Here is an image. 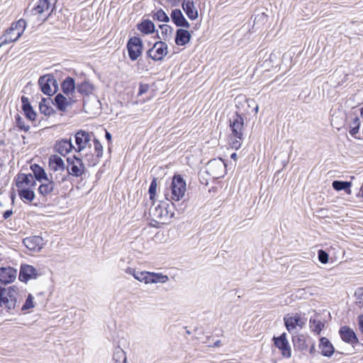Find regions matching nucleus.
<instances>
[{
    "mask_svg": "<svg viewBox=\"0 0 363 363\" xmlns=\"http://www.w3.org/2000/svg\"><path fill=\"white\" fill-rule=\"evenodd\" d=\"M186 191L185 180L181 175L177 174L173 177L169 187L165 191L164 196L168 201H179L184 198Z\"/></svg>",
    "mask_w": 363,
    "mask_h": 363,
    "instance_id": "1",
    "label": "nucleus"
},
{
    "mask_svg": "<svg viewBox=\"0 0 363 363\" xmlns=\"http://www.w3.org/2000/svg\"><path fill=\"white\" fill-rule=\"evenodd\" d=\"M57 0H40L32 9H27L25 15H38L40 18L45 20L52 11Z\"/></svg>",
    "mask_w": 363,
    "mask_h": 363,
    "instance_id": "2",
    "label": "nucleus"
},
{
    "mask_svg": "<svg viewBox=\"0 0 363 363\" xmlns=\"http://www.w3.org/2000/svg\"><path fill=\"white\" fill-rule=\"evenodd\" d=\"M17 294L18 288L16 286L0 287V307H5L8 311L14 309L17 302Z\"/></svg>",
    "mask_w": 363,
    "mask_h": 363,
    "instance_id": "3",
    "label": "nucleus"
},
{
    "mask_svg": "<svg viewBox=\"0 0 363 363\" xmlns=\"http://www.w3.org/2000/svg\"><path fill=\"white\" fill-rule=\"evenodd\" d=\"M26 27V23L23 19H20L12 23L4 35L0 46L16 41L23 33Z\"/></svg>",
    "mask_w": 363,
    "mask_h": 363,
    "instance_id": "4",
    "label": "nucleus"
},
{
    "mask_svg": "<svg viewBox=\"0 0 363 363\" xmlns=\"http://www.w3.org/2000/svg\"><path fill=\"white\" fill-rule=\"evenodd\" d=\"M67 162L66 170L69 177H79L84 173L85 166L81 157L75 155L69 157L67 158Z\"/></svg>",
    "mask_w": 363,
    "mask_h": 363,
    "instance_id": "5",
    "label": "nucleus"
},
{
    "mask_svg": "<svg viewBox=\"0 0 363 363\" xmlns=\"http://www.w3.org/2000/svg\"><path fill=\"white\" fill-rule=\"evenodd\" d=\"M45 274L43 269L35 268L30 264H21L19 279L21 281L27 282L30 279H35Z\"/></svg>",
    "mask_w": 363,
    "mask_h": 363,
    "instance_id": "6",
    "label": "nucleus"
},
{
    "mask_svg": "<svg viewBox=\"0 0 363 363\" xmlns=\"http://www.w3.org/2000/svg\"><path fill=\"white\" fill-rule=\"evenodd\" d=\"M38 84L42 92L46 95L51 96L56 91L57 82L52 75L48 74L40 77Z\"/></svg>",
    "mask_w": 363,
    "mask_h": 363,
    "instance_id": "7",
    "label": "nucleus"
},
{
    "mask_svg": "<svg viewBox=\"0 0 363 363\" xmlns=\"http://www.w3.org/2000/svg\"><path fill=\"white\" fill-rule=\"evenodd\" d=\"M93 136L92 133H89L84 130H79L74 135L75 144L77 147H74V150L80 152L85 150L86 147H91V140Z\"/></svg>",
    "mask_w": 363,
    "mask_h": 363,
    "instance_id": "8",
    "label": "nucleus"
},
{
    "mask_svg": "<svg viewBox=\"0 0 363 363\" xmlns=\"http://www.w3.org/2000/svg\"><path fill=\"white\" fill-rule=\"evenodd\" d=\"M225 172V164L222 159H213L208 162L207 172L213 178H219L222 177Z\"/></svg>",
    "mask_w": 363,
    "mask_h": 363,
    "instance_id": "9",
    "label": "nucleus"
},
{
    "mask_svg": "<svg viewBox=\"0 0 363 363\" xmlns=\"http://www.w3.org/2000/svg\"><path fill=\"white\" fill-rule=\"evenodd\" d=\"M167 49L168 47L166 43L158 41L147 51V55L155 61L162 60L167 55Z\"/></svg>",
    "mask_w": 363,
    "mask_h": 363,
    "instance_id": "10",
    "label": "nucleus"
},
{
    "mask_svg": "<svg viewBox=\"0 0 363 363\" xmlns=\"http://www.w3.org/2000/svg\"><path fill=\"white\" fill-rule=\"evenodd\" d=\"M142 41L138 37H132L127 43L128 55L131 60H136L142 53Z\"/></svg>",
    "mask_w": 363,
    "mask_h": 363,
    "instance_id": "11",
    "label": "nucleus"
},
{
    "mask_svg": "<svg viewBox=\"0 0 363 363\" xmlns=\"http://www.w3.org/2000/svg\"><path fill=\"white\" fill-rule=\"evenodd\" d=\"M243 118L240 114L236 113L233 116L230 123V127L234 138H238L240 140L243 139Z\"/></svg>",
    "mask_w": 363,
    "mask_h": 363,
    "instance_id": "12",
    "label": "nucleus"
},
{
    "mask_svg": "<svg viewBox=\"0 0 363 363\" xmlns=\"http://www.w3.org/2000/svg\"><path fill=\"white\" fill-rule=\"evenodd\" d=\"M275 346L281 351L283 357L289 358L291 356V350L286 339V334L282 333L279 337L273 338Z\"/></svg>",
    "mask_w": 363,
    "mask_h": 363,
    "instance_id": "13",
    "label": "nucleus"
},
{
    "mask_svg": "<svg viewBox=\"0 0 363 363\" xmlns=\"http://www.w3.org/2000/svg\"><path fill=\"white\" fill-rule=\"evenodd\" d=\"M25 247L32 252H39L43 247V240L40 236H30L23 240Z\"/></svg>",
    "mask_w": 363,
    "mask_h": 363,
    "instance_id": "14",
    "label": "nucleus"
},
{
    "mask_svg": "<svg viewBox=\"0 0 363 363\" xmlns=\"http://www.w3.org/2000/svg\"><path fill=\"white\" fill-rule=\"evenodd\" d=\"M284 325L289 333H293L297 326L302 328L305 324V322L298 314H296L295 315H286L284 318Z\"/></svg>",
    "mask_w": 363,
    "mask_h": 363,
    "instance_id": "15",
    "label": "nucleus"
},
{
    "mask_svg": "<svg viewBox=\"0 0 363 363\" xmlns=\"http://www.w3.org/2000/svg\"><path fill=\"white\" fill-rule=\"evenodd\" d=\"M17 277V270L11 267L0 268V282L10 284L15 281Z\"/></svg>",
    "mask_w": 363,
    "mask_h": 363,
    "instance_id": "16",
    "label": "nucleus"
},
{
    "mask_svg": "<svg viewBox=\"0 0 363 363\" xmlns=\"http://www.w3.org/2000/svg\"><path fill=\"white\" fill-rule=\"evenodd\" d=\"M35 184L34 177L31 174H19L16 179L17 188H30Z\"/></svg>",
    "mask_w": 363,
    "mask_h": 363,
    "instance_id": "17",
    "label": "nucleus"
},
{
    "mask_svg": "<svg viewBox=\"0 0 363 363\" xmlns=\"http://www.w3.org/2000/svg\"><path fill=\"white\" fill-rule=\"evenodd\" d=\"M55 150L62 156L67 155L72 150H74L71 139H62L56 142Z\"/></svg>",
    "mask_w": 363,
    "mask_h": 363,
    "instance_id": "18",
    "label": "nucleus"
},
{
    "mask_svg": "<svg viewBox=\"0 0 363 363\" xmlns=\"http://www.w3.org/2000/svg\"><path fill=\"white\" fill-rule=\"evenodd\" d=\"M55 105L57 108L61 111H65L67 108L71 106L73 103H74L77 100L74 99L72 96H68V99L63 96L62 94H58L55 96Z\"/></svg>",
    "mask_w": 363,
    "mask_h": 363,
    "instance_id": "19",
    "label": "nucleus"
},
{
    "mask_svg": "<svg viewBox=\"0 0 363 363\" xmlns=\"http://www.w3.org/2000/svg\"><path fill=\"white\" fill-rule=\"evenodd\" d=\"M48 178L56 186L59 187L63 182L67 181L69 174H67L66 169L63 170V172H51Z\"/></svg>",
    "mask_w": 363,
    "mask_h": 363,
    "instance_id": "20",
    "label": "nucleus"
},
{
    "mask_svg": "<svg viewBox=\"0 0 363 363\" xmlns=\"http://www.w3.org/2000/svg\"><path fill=\"white\" fill-rule=\"evenodd\" d=\"M57 191L58 187L56 186L54 183L49 179V178L48 179V181L43 180L40 182V185L38 187L39 194L44 197Z\"/></svg>",
    "mask_w": 363,
    "mask_h": 363,
    "instance_id": "21",
    "label": "nucleus"
},
{
    "mask_svg": "<svg viewBox=\"0 0 363 363\" xmlns=\"http://www.w3.org/2000/svg\"><path fill=\"white\" fill-rule=\"evenodd\" d=\"M171 18L173 23L178 27L189 28L190 25L184 18L180 9H174L171 13Z\"/></svg>",
    "mask_w": 363,
    "mask_h": 363,
    "instance_id": "22",
    "label": "nucleus"
},
{
    "mask_svg": "<svg viewBox=\"0 0 363 363\" xmlns=\"http://www.w3.org/2000/svg\"><path fill=\"white\" fill-rule=\"evenodd\" d=\"M49 167L51 172H57L66 169L63 160L57 155H52L49 158Z\"/></svg>",
    "mask_w": 363,
    "mask_h": 363,
    "instance_id": "23",
    "label": "nucleus"
},
{
    "mask_svg": "<svg viewBox=\"0 0 363 363\" xmlns=\"http://www.w3.org/2000/svg\"><path fill=\"white\" fill-rule=\"evenodd\" d=\"M182 9L191 20H195L198 18V11L195 8L194 0H184Z\"/></svg>",
    "mask_w": 363,
    "mask_h": 363,
    "instance_id": "24",
    "label": "nucleus"
},
{
    "mask_svg": "<svg viewBox=\"0 0 363 363\" xmlns=\"http://www.w3.org/2000/svg\"><path fill=\"white\" fill-rule=\"evenodd\" d=\"M62 92L67 96L74 98V94L77 86H75L74 79L70 77L65 78L61 84Z\"/></svg>",
    "mask_w": 363,
    "mask_h": 363,
    "instance_id": "25",
    "label": "nucleus"
},
{
    "mask_svg": "<svg viewBox=\"0 0 363 363\" xmlns=\"http://www.w3.org/2000/svg\"><path fill=\"white\" fill-rule=\"evenodd\" d=\"M169 277L163 274L162 273L150 272L147 273V279H145V284H164L169 281Z\"/></svg>",
    "mask_w": 363,
    "mask_h": 363,
    "instance_id": "26",
    "label": "nucleus"
},
{
    "mask_svg": "<svg viewBox=\"0 0 363 363\" xmlns=\"http://www.w3.org/2000/svg\"><path fill=\"white\" fill-rule=\"evenodd\" d=\"M319 350L323 356L330 357L334 353V347L331 342L326 337H321L320 339Z\"/></svg>",
    "mask_w": 363,
    "mask_h": 363,
    "instance_id": "27",
    "label": "nucleus"
},
{
    "mask_svg": "<svg viewBox=\"0 0 363 363\" xmlns=\"http://www.w3.org/2000/svg\"><path fill=\"white\" fill-rule=\"evenodd\" d=\"M340 334L342 340L346 342L354 344L358 342L354 332L348 327H342L340 330Z\"/></svg>",
    "mask_w": 363,
    "mask_h": 363,
    "instance_id": "28",
    "label": "nucleus"
},
{
    "mask_svg": "<svg viewBox=\"0 0 363 363\" xmlns=\"http://www.w3.org/2000/svg\"><path fill=\"white\" fill-rule=\"evenodd\" d=\"M22 110L25 116L30 121L35 120L36 113L33 109L28 99L24 96H21Z\"/></svg>",
    "mask_w": 363,
    "mask_h": 363,
    "instance_id": "29",
    "label": "nucleus"
},
{
    "mask_svg": "<svg viewBox=\"0 0 363 363\" xmlns=\"http://www.w3.org/2000/svg\"><path fill=\"white\" fill-rule=\"evenodd\" d=\"M191 34L187 30L179 28L177 30L175 43L177 45H185L190 41Z\"/></svg>",
    "mask_w": 363,
    "mask_h": 363,
    "instance_id": "30",
    "label": "nucleus"
},
{
    "mask_svg": "<svg viewBox=\"0 0 363 363\" xmlns=\"http://www.w3.org/2000/svg\"><path fill=\"white\" fill-rule=\"evenodd\" d=\"M150 213L155 219L158 220H164L168 216V212L163 204H158L150 208Z\"/></svg>",
    "mask_w": 363,
    "mask_h": 363,
    "instance_id": "31",
    "label": "nucleus"
},
{
    "mask_svg": "<svg viewBox=\"0 0 363 363\" xmlns=\"http://www.w3.org/2000/svg\"><path fill=\"white\" fill-rule=\"evenodd\" d=\"M123 270L127 274L133 276L136 280L145 284V279H147L148 272L137 271L135 268L130 267H128Z\"/></svg>",
    "mask_w": 363,
    "mask_h": 363,
    "instance_id": "32",
    "label": "nucleus"
},
{
    "mask_svg": "<svg viewBox=\"0 0 363 363\" xmlns=\"http://www.w3.org/2000/svg\"><path fill=\"white\" fill-rule=\"evenodd\" d=\"M17 190L20 199L24 203H29L33 201L35 193L30 188H17Z\"/></svg>",
    "mask_w": 363,
    "mask_h": 363,
    "instance_id": "33",
    "label": "nucleus"
},
{
    "mask_svg": "<svg viewBox=\"0 0 363 363\" xmlns=\"http://www.w3.org/2000/svg\"><path fill=\"white\" fill-rule=\"evenodd\" d=\"M31 170L34 174V178L40 182H42L43 180H47L48 179L49 175L47 174L45 169L39 166L38 164H33L30 167Z\"/></svg>",
    "mask_w": 363,
    "mask_h": 363,
    "instance_id": "34",
    "label": "nucleus"
},
{
    "mask_svg": "<svg viewBox=\"0 0 363 363\" xmlns=\"http://www.w3.org/2000/svg\"><path fill=\"white\" fill-rule=\"evenodd\" d=\"M94 89V85L88 81H84L77 86V92L83 96H89L92 94Z\"/></svg>",
    "mask_w": 363,
    "mask_h": 363,
    "instance_id": "35",
    "label": "nucleus"
},
{
    "mask_svg": "<svg viewBox=\"0 0 363 363\" xmlns=\"http://www.w3.org/2000/svg\"><path fill=\"white\" fill-rule=\"evenodd\" d=\"M138 29L145 34H149L155 31V25L151 21L145 20L138 24Z\"/></svg>",
    "mask_w": 363,
    "mask_h": 363,
    "instance_id": "36",
    "label": "nucleus"
},
{
    "mask_svg": "<svg viewBox=\"0 0 363 363\" xmlns=\"http://www.w3.org/2000/svg\"><path fill=\"white\" fill-rule=\"evenodd\" d=\"M113 360V363H127L125 353L120 347L114 349Z\"/></svg>",
    "mask_w": 363,
    "mask_h": 363,
    "instance_id": "37",
    "label": "nucleus"
},
{
    "mask_svg": "<svg viewBox=\"0 0 363 363\" xmlns=\"http://www.w3.org/2000/svg\"><path fill=\"white\" fill-rule=\"evenodd\" d=\"M152 18L154 20H157L161 22H168L169 21V16L161 9H156L152 11Z\"/></svg>",
    "mask_w": 363,
    "mask_h": 363,
    "instance_id": "38",
    "label": "nucleus"
},
{
    "mask_svg": "<svg viewBox=\"0 0 363 363\" xmlns=\"http://www.w3.org/2000/svg\"><path fill=\"white\" fill-rule=\"evenodd\" d=\"M310 328L311 330L317 334H320L323 328L324 327V323H322L320 320H317L315 318H311L309 320Z\"/></svg>",
    "mask_w": 363,
    "mask_h": 363,
    "instance_id": "39",
    "label": "nucleus"
},
{
    "mask_svg": "<svg viewBox=\"0 0 363 363\" xmlns=\"http://www.w3.org/2000/svg\"><path fill=\"white\" fill-rule=\"evenodd\" d=\"M332 186L336 191L345 190L347 191V190L350 191L351 182L336 180L333 182Z\"/></svg>",
    "mask_w": 363,
    "mask_h": 363,
    "instance_id": "40",
    "label": "nucleus"
},
{
    "mask_svg": "<svg viewBox=\"0 0 363 363\" xmlns=\"http://www.w3.org/2000/svg\"><path fill=\"white\" fill-rule=\"evenodd\" d=\"M160 28L161 30V35L159 37L160 39H162L164 40H168L170 36L172 31V28L167 24H163L160 26Z\"/></svg>",
    "mask_w": 363,
    "mask_h": 363,
    "instance_id": "41",
    "label": "nucleus"
},
{
    "mask_svg": "<svg viewBox=\"0 0 363 363\" xmlns=\"http://www.w3.org/2000/svg\"><path fill=\"white\" fill-rule=\"evenodd\" d=\"M84 157V160L87 162L88 165L90 167L96 165L101 159L96 154H93L91 152L86 153Z\"/></svg>",
    "mask_w": 363,
    "mask_h": 363,
    "instance_id": "42",
    "label": "nucleus"
},
{
    "mask_svg": "<svg viewBox=\"0 0 363 363\" xmlns=\"http://www.w3.org/2000/svg\"><path fill=\"white\" fill-rule=\"evenodd\" d=\"M293 342L294 347H297L298 350H303L306 347L305 344V339L303 335L293 337Z\"/></svg>",
    "mask_w": 363,
    "mask_h": 363,
    "instance_id": "43",
    "label": "nucleus"
},
{
    "mask_svg": "<svg viewBox=\"0 0 363 363\" xmlns=\"http://www.w3.org/2000/svg\"><path fill=\"white\" fill-rule=\"evenodd\" d=\"M15 121H16V126L19 129H21L25 132H28L29 130L30 126L28 125H26L24 120L21 118V116L20 115H18V114L16 115Z\"/></svg>",
    "mask_w": 363,
    "mask_h": 363,
    "instance_id": "44",
    "label": "nucleus"
},
{
    "mask_svg": "<svg viewBox=\"0 0 363 363\" xmlns=\"http://www.w3.org/2000/svg\"><path fill=\"white\" fill-rule=\"evenodd\" d=\"M360 126V121L358 117H355L352 122V126L350 130V134L354 137L357 138V134L359 133Z\"/></svg>",
    "mask_w": 363,
    "mask_h": 363,
    "instance_id": "45",
    "label": "nucleus"
},
{
    "mask_svg": "<svg viewBox=\"0 0 363 363\" xmlns=\"http://www.w3.org/2000/svg\"><path fill=\"white\" fill-rule=\"evenodd\" d=\"M355 303L359 307H363V287L357 289L354 292Z\"/></svg>",
    "mask_w": 363,
    "mask_h": 363,
    "instance_id": "46",
    "label": "nucleus"
},
{
    "mask_svg": "<svg viewBox=\"0 0 363 363\" xmlns=\"http://www.w3.org/2000/svg\"><path fill=\"white\" fill-rule=\"evenodd\" d=\"M94 151L95 154L99 157H102L103 156V146L96 138H94Z\"/></svg>",
    "mask_w": 363,
    "mask_h": 363,
    "instance_id": "47",
    "label": "nucleus"
},
{
    "mask_svg": "<svg viewBox=\"0 0 363 363\" xmlns=\"http://www.w3.org/2000/svg\"><path fill=\"white\" fill-rule=\"evenodd\" d=\"M33 299V296L31 294H29L26 300L25 303L23 305L21 310L26 311L33 308L34 307Z\"/></svg>",
    "mask_w": 363,
    "mask_h": 363,
    "instance_id": "48",
    "label": "nucleus"
},
{
    "mask_svg": "<svg viewBox=\"0 0 363 363\" xmlns=\"http://www.w3.org/2000/svg\"><path fill=\"white\" fill-rule=\"evenodd\" d=\"M318 256L319 262L322 264H326L328 262V254L325 251L318 250Z\"/></svg>",
    "mask_w": 363,
    "mask_h": 363,
    "instance_id": "49",
    "label": "nucleus"
},
{
    "mask_svg": "<svg viewBox=\"0 0 363 363\" xmlns=\"http://www.w3.org/2000/svg\"><path fill=\"white\" fill-rule=\"evenodd\" d=\"M156 189H157V181H156V179H153V180L151 182L150 187H149V194H150V197L151 199H152L153 197L155 196V193H156Z\"/></svg>",
    "mask_w": 363,
    "mask_h": 363,
    "instance_id": "50",
    "label": "nucleus"
},
{
    "mask_svg": "<svg viewBox=\"0 0 363 363\" xmlns=\"http://www.w3.org/2000/svg\"><path fill=\"white\" fill-rule=\"evenodd\" d=\"M44 101H45V100L43 99V101L39 104L40 111L41 113H44L45 115H50V109L45 104H43V102H44Z\"/></svg>",
    "mask_w": 363,
    "mask_h": 363,
    "instance_id": "51",
    "label": "nucleus"
},
{
    "mask_svg": "<svg viewBox=\"0 0 363 363\" xmlns=\"http://www.w3.org/2000/svg\"><path fill=\"white\" fill-rule=\"evenodd\" d=\"M241 141L242 140L235 138V140H232V142L230 143L232 148H234L235 150L239 149L241 146Z\"/></svg>",
    "mask_w": 363,
    "mask_h": 363,
    "instance_id": "52",
    "label": "nucleus"
},
{
    "mask_svg": "<svg viewBox=\"0 0 363 363\" xmlns=\"http://www.w3.org/2000/svg\"><path fill=\"white\" fill-rule=\"evenodd\" d=\"M149 89V86L147 84H140L138 91V95H142L144 93L147 92Z\"/></svg>",
    "mask_w": 363,
    "mask_h": 363,
    "instance_id": "53",
    "label": "nucleus"
},
{
    "mask_svg": "<svg viewBox=\"0 0 363 363\" xmlns=\"http://www.w3.org/2000/svg\"><path fill=\"white\" fill-rule=\"evenodd\" d=\"M166 2L172 6H176L179 5L181 0H165Z\"/></svg>",
    "mask_w": 363,
    "mask_h": 363,
    "instance_id": "54",
    "label": "nucleus"
},
{
    "mask_svg": "<svg viewBox=\"0 0 363 363\" xmlns=\"http://www.w3.org/2000/svg\"><path fill=\"white\" fill-rule=\"evenodd\" d=\"M13 213V211L11 210L6 211L4 214L3 217L5 220L8 219Z\"/></svg>",
    "mask_w": 363,
    "mask_h": 363,
    "instance_id": "55",
    "label": "nucleus"
},
{
    "mask_svg": "<svg viewBox=\"0 0 363 363\" xmlns=\"http://www.w3.org/2000/svg\"><path fill=\"white\" fill-rule=\"evenodd\" d=\"M358 323H359V329L361 330L362 333H363V315H362L359 317Z\"/></svg>",
    "mask_w": 363,
    "mask_h": 363,
    "instance_id": "56",
    "label": "nucleus"
},
{
    "mask_svg": "<svg viewBox=\"0 0 363 363\" xmlns=\"http://www.w3.org/2000/svg\"><path fill=\"white\" fill-rule=\"evenodd\" d=\"M105 137H106V140H108L109 141L111 140V138H112L111 134L108 131H106Z\"/></svg>",
    "mask_w": 363,
    "mask_h": 363,
    "instance_id": "57",
    "label": "nucleus"
},
{
    "mask_svg": "<svg viewBox=\"0 0 363 363\" xmlns=\"http://www.w3.org/2000/svg\"><path fill=\"white\" fill-rule=\"evenodd\" d=\"M230 158L234 160H236V159H237V154L235 152H233V154H231Z\"/></svg>",
    "mask_w": 363,
    "mask_h": 363,
    "instance_id": "58",
    "label": "nucleus"
},
{
    "mask_svg": "<svg viewBox=\"0 0 363 363\" xmlns=\"http://www.w3.org/2000/svg\"><path fill=\"white\" fill-rule=\"evenodd\" d=\"M254 110H255V113H257V112H258V110H259V106H258V105H256V106H255V107Z\"/></svg>",
    "mask_w": 363,
    "mask_h": 363,
    "instance_id": "59",
    "label": "nucleus"
},
{
    "mask_svg": "<svg viewBox=\"0 0 363 363\" xmlns=\"http://www.w3.org/2000/svg\"><path fill=\"white\" fill-rule=\"evenodd\" d=\"M361 116L363 117V107L360 109Z\"/></svg>",
    "mask_w": 363,
    "mask_h": 363,
    "instance_id": "60",
    "label": "nucleus"
},
{
    "mask_svg": "<svg viewBox=\"0 0 363 363\" xmlns=\"http://www.w3.org/2000/svg\"><path fill=\"white\" fill-rule=\"evenodd\" d=\"M219 342H220V341H217V342L215 343V345H216V346H218V344H219Z\"/></svg>",
    "mask_w": 363,
    "mask_h": 363,
    "instance_id": "61",
    "label": "nucleus"
}]
</instances>
